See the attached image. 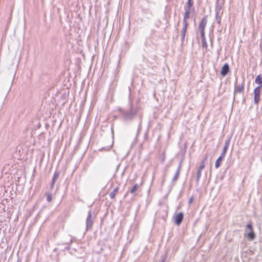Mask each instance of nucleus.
<instances>
[{
  "label": "nucleus",
  "instance_id": "f257e3e1",
  "mask_svg": "<svg viewBox=\"0 0 262 262\" xmlns=\"http://www.w3.org/2000/svg\"><path fill=\"white\" fill-rule=\"evenodd\" d=\"M207 17L205 16L202 19L200 23L199 29L200 30L201 37H203L204 35H205V29L207 24Z\"/></svg>",
  "mask_w": 262,
  "mask_h": 262
},
{
  "label": "nucleus",
  "instance_id": "f03ea898",
  "mask_svg": "<svg viewBox=\"0 0 262 262\" xmlns=\"http://www.w3.org/2000/svg\"><path fill=\"white\" fill-rule=\"evenodd\" d=\"M247 228L249 229V232L246 234V237L249 240L252 241L255 237V234L253 232V227L251 223L247 225Z\"/></svg>",
  "mask_w": 262,
  "mask_h": 262
},
{
  "label": "nucleus",
  "instance_id": "7ed1b4c3",
  "mask_svg": "<svg viewBox=\"0 0 262 262\" xmlns=\"http://www.w3.org/2000/svg\"><path fill=\"white\" fill-rule=\"evenodd\" d=\"M260 86L256 87L254 90V102L258 103L260 100Z\"/></svg>",
  "mask_w": 262,
  "mask_h": 262
},
{
  "label": "nucleus",
  "instance_id": "20e7f679",
  "mask_svg": "<svg viewBox=\"0 0 262 262\" xmlns=\"http://www.w3.org/2000/svg\"><path fill=\"white\" fill-rule=\"evenodd\" d=\"M183 219V214L182 212H179L174 216V222L176 224L179 225L182 222Z\"/></svg>",
  "mask_w": 262,
  "mask_h": 262
},
{
  "label": "nucleus",
  "instance_id": "39448f33",
  "mask_svg": "<svg viewBox=\"0 0 262 262\" xmlns=\"http://www.w3.org/2000/svg\"><path fill=\"white\" fill-rule=\"evenodd\" d=\"M229 72V67L228 63H225L222 68L221 74L222 76H225Z\"/></svg>",
  "mask_w": 262,
  "mask_h": 262
},
{
  "label": "nucleus",
  "instance_id": "423d86ee",
  "mask_svg": "<svg viewBox=\"0 0 262 262\" xmlns=\"http://www.w3.org/2000/svg\"><path fill=\"white\" fill-rule=\"evenodd\" d=\"M244 83H243L240 85H236L234 89V94L242 93L244 92Z\"/></svg>",
  "mask_w": 262,
  "mask_h": 262
},
{
  "label": "nucleus",
  "instance_id": "0eeeda50",
  "mask_svg": "<svg viewBox=\"0 0 262 262\" xmlns=\"http://www.w3.org/2000/svg\"><path fill=\"white\" fill-rule=\"evenodd\" d=\"M188 23H183V27L181 31L182 33V40H184L187 32Z\"/></svg>",
  "mask_w": 262,
  "mask_h": 262
},
{
  "label": "nucleus",
  "instance_id": "6e6552de",
  "mask_svg": "<svg viewBox=\"0 0 262 262\" xmlns=\"http://www.w3.org/2000/svg\"><path fill=\"white\" fill-rule=\"evenodd\" d=\"M190 10L191 9H188L185 12V14L184 15L183 23H188L187 21V19L189 18Z\"/></svg>",
  "mask_w": 262,
  "mask_h": 262
},
{
  "label": "nucleus",
  "instance_id": "1a4fd4ad",
  "mask_svg": "<svg viewBox=\"0 0 262 262\" xmlns=\"http://www.w3.org/2000/svg\"><path fill=\"white\" fill-rule=\"evenodd\" d=\"M223 158H224V157L220 156L217 159V160H216L215 163V167L216 168H218L220 166Z\"/></svg>",
  "mask_w": 262,
  "mask_h": 262
},
{
  "label": "nucleus",
  "instance_id": "9d476101",
  "mask_svg": "<svg viewBox=\"0 0 262 262\" xmlns=\"http://www.w3.org/2000/svg\"><path fill=\"white\" fill-rule=\"evenodd\" d=\"M91 215L90 214L89 215V217L87 219V220H86L87 229L88 228L90 229L92 227V225H93V222L91 219Z\"/></svg>",
  "mask_w": 262,
  "mask_h": 262
},
{
  "label": "nucleus",
  "instance_id": "9b49d317",
  "mask_svg": "<svg viewBox=\"0 0 262 262\" xmlns=\"http://www.w3.org/2000/svg\"><path fill=\"white\" fill-rule=\"evenodd\" d=\"M119 190V188L118 187H116L113 192L110 193V196L111 199H113L115 198L116 194L117 193Z\"/></svg>",
  "mask_w": 262,
  "mask_h": 262
},
{
  "label": "nucleus",
  "instance_id": "f8f14e48",
  "mask_svg": "<svg viewBox=\"0 0 262 262\" xmlns=\"http://www.w3.org/2000/svg\"><path fill=\"white\" fill-rule=\"evenodd\" d=\"M255 82L256 83L260 84V88L262 87V77L260 75L256 76Z\"/></svg>",
  "mask_w": 262,
  "mask_h": 262
},
{
  "label": "nucleus",
  "instance_id": "ddd939ff",
  "mask_svg": "<svg viewBox=\"0 0 262 262\" xmlns=\"http://www.w3.org/2000/svg\"><path fill=\"white\" fill-rule=\"evenodd\" d=\"M59 172H55L54 174V176L53 177V178H52V185H51V186L53 187L55 184V182H56V180L58 179V177H59Z\"/></svg>",
  "mask_w": 262,
  "mask_h": 262
},
{
  "label": "nucleus",
  "instance_id": "4468645a",
  "mask_svg": "<svg viewBox=\"0 0 262 262\" xmlns=\"http://www.w3.org/2000/svg\"><path fill=\"white\" fill-rule=\"evenodd\" d=\"M201 38H202V47L203 48H205L206 49H207L208 46H207V43L206 42L205 35H204L203 37H201Z\"/></svg>",
  "mask_w": 262,
  "mask_h": 262
},
{
  "label": "nucleus",
  "instance_id": "2eb2a0df",
  "mask_svg": "<svg viewBox=\"0 0 262 262\" xmlns=\"http://www.w3.org/2000/svg\"><path fill=\"white\" fill-rule=\"evenodd\" d=\"M207 160V157H206L204 160L202 162L200 166L199 167V170H202L204 168L205 166V161Z\"/></svg>",
  "mask_w": 262,
  "mask_h": 262
},
{
  "label": "nucleus",
  "instance_id": "dca6fc26",
  "mask_svg": "<svg viewBox=\"0 0 262 262\" xmlns=\"http://www.w3.org/2000/svg\"><path fill=\"white\" fill-rule=\"evenodd\" d=\"M228 147V145L227 143H226V144L225 145V146L223 150L222 153L221 155L222 157H224V156L226 153Z\"/></svg>",
  "mask_w": 262,
  "mask_h": 262
},
{
  "label": "nucleus",
  "instance_id": "f3484780",
  "mask_svg": "<svg viewBox=\"0 0 262 262\" xmlns=\"http://www.w3.org/2000/svg\"><path fill=\"white\" fill-rule=\"evenodd\" d=\"M138 184H135L134 187H133V188L131 189L130 190V192L132 193H134L135 192H136L137 191V190L138 189Z\"/></svg>",
  "mask_w": 262,
  "mask_h": 262
},
{
  "label": "nucleus",
  "instance_id": "a211bd4d",
  "mask_svg": "<svg viewBox=\"0 0 262 262\" xmlns=\"http://www.w3.org/2000/svg\"><path fill=\"white\" fill-rule=\"evenodd\" d=\"M187 4H188V9H191V7L193 5L192 0H188Z\"/></svg>",
  "mask_w": 262,
  "mask_h": 262
},
{
  "label": "nucleus",
  "instance_id": "6ab92c4d",
  "mask_svg": "<svg viewBox=\"0 0 262 262\" xmlns=\"http://www.w3.org/2000/svg\"><path fill=\"white\" fill-rule=\"evenodd\" d=\"M201 174H202V170L198 169V172H197V178H196V181L198 182L199 181L200 178L201 176Z\"/></svg>",
  "mask_w": 262,
  "mask_h": 262
},
{
  "label": "nucleus",
  "instance_id": "aec40b11",
  "mask_svg": "<svg viewBox=\"0 0 262 262\" xmlns=\"http://www.w3.org/2000/svg\"><path fill=\"white\" fill-rule=\"evenodd\" d=\"M52 197L51 194H48L47 196V200L48 201V202H50L52 201Z\"/></svg>",
  "mask_w": 262,
  "mask_h": 262
},
{
  "label": "nucleus",
  "instance_id": "412c9836",
  "mask_svg": "<svg viewBox=\"0 0 262 262\" xmlns=\"http://www.w3.org/2000/svg\"><path fill=\"white\" fill-rule=\"evenodd\" d=\"M192 199H191L190 200V203H191L192 202Z\"/></svg>",
  "mask_w": 262,
  "mask_h": 262
}]
</instances>
